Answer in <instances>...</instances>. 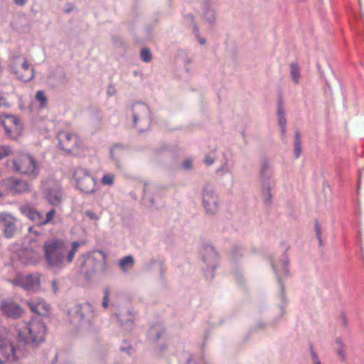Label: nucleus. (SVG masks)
<instances>
[{
    "label": "nucleus",
    "mask_w": 364,
    "mask_h": 364,
    "mask_svg": "<svg viewBox=\"0 0 364 364\" xmlns=\"http://www.w3.org/2000/svg\"><path fill=\"white\" fill-rule=\"evenodd\" d=\"M84 240L71 243L60 239H51L43 245L45 267L53 273L62 271L73 262L79 247L85 245Z\"/></svg>",
    "instance_id": "f257e3e1"
},
{
    "label": "nucleus",
    "mask_w": 364,
    "mask_h": 364,
    "mask_svg": "<svg viewBox=\"0 0 364 364\" xmlns=\"http://www.w3.org/2000/svg\"><path fill=\"white\" fill-rule=\"evenodd\" d=\"M45 334V324L39 320L21 323L17 326L18 340L25 348L26 346L34 347L43 342Z\"/></svg>",
    "instance_id": "f03ea898"
},
{
    "label": "nucleus",
    "mask_w": 364,
    "mask_h": 364,
    "mask_svg": "<svg viewBox=\"0 0 364 364\" xmlns=\"http://www.w3.org/2000/svg\"><path fill=\"white\" fill-rule=\"evenodd\" d=\"M26 348L18 341L16 347L11 340V335L7 328L0 329V354L5 362L14 363L24 355Z\"/></svg>",
    "instance_id": "7ed1b4c3"
},
{
    "label": "nucleus",
    "mask_w": 364,
    "mask_h": 364,
    "mask_svg": "<svg viewBox=\"0 0 364 364\" xmlns=\"http://www.w3.org/2000/svg\"><path fill=\"white\" fill-rule=\"evenodd\" d=\"M16 172L33 178L39 173V166L35 159L29 154H22L13 160Z\"/></svg>",
    "instance_id": "20e7f679"
},
{
    "label": "nucleus",
    "mask_w": 364,
    "mask_h": 364,
    "mask_svg": "<svg viewBox=\"0 0 364 364\" xmlns=\"http://www.w3.org/2000/svg\"><path fill=\"white\" fill-rule=\"evenodd\" d=\"M42 193L44 199L51 205L59 206L63 199V193L60 183L53 178L42 183Z\"/></svg>",
    "instance_id": "39448f33"
},
{
    "label": "nucleus",
    "mask_w": 364,
    "mask_h": 364,
    "mask_svg": "<svg viewBox=\"0 0 364 364\" xmlns=\"http://www.w3.org/2000/svg\"><path fill=\"white\" fill-rule=\"evenodd\" d=\"M9 69L16 77L23 82H28L34 77V70L27 60L21 56L11 58Z\"/></svg>",
    "instance_id": "423d86ee"
},
{
    "label": "nucleus",
    "mask_w": 364,
    "mask_h": 364,
    "mask_svg": "<svg viewBox=\"0 0 364 364\" xmlns=\"http://www.w3.org/2000/svg\"><path fill=\"white\" fill-rule=\"evenodd\" d=\"M73 176L77 188L82 192L87 194L95 192V179L87 169L77 167L74 170Z\"/></svg>",
    "instance_id": "0eeeda50"
},
{
    "label": "nucleus",
    "mask_w": 364,
    "mask_h": 364,
    "mask_svg": "<svg viewBox=\"0 0 364 364\" xmlns=\"http://www.w3.org/2000/svg\"><path fill=\"white\" fill-rule=\"evenodd\" d=\"M202 203L207 214L215 215L219 210V198L215 187L210 183L204 185L202 190Z\"/></svg>",
    "instance_id": "6e6552de"
},
{
    "label": "nucleus",
    "mask_w": 364,
    "mask_h": 364,
    "mask_svg": "<svg viewBox=\"0 0 364 364\" xmlns=\"http://www.w3.org/2000/svg\"><path fill=\"white\" fill-rule=\"evenodd\" d=\"M70 321L74 324L89 323L94 316V310L89 303L75 305L69 311Z\"/></svg>",
    "instance_id": "1a4fd4ad"
},
{
    "label": "nucleus",
    "mask_w": 364,
    "mask_h": 364,
    "mask_svg": "<svg viewBox=\"0 0 364 364\" xmlns=\"http://www.w3.org/2000/svg\"><path fill=\"white\" fill-rule=\"evenodd\" d=\"M133 123L140 131L148 128L150 125V110L148 106L141 102H137L132 106Z\"/></svg>",
    "instance_id": "9d476101"
},
{
    "label": "nucleus",
    "mask_w": 364,
    "mask_h": 364,
    "mask_svg": "<svg viewBox=\"0 0 364 364\" xmlns=\"http://www.w3.org/2000/svg\"><path fill=\"white\" fill-rule=\"evenodd\" d=\"M1 124L3 126L6 134L12 140H16L19 136L22 126L18 119L14 115H5L1 119Z\"/></svg>",
    "instance_id": "9b49d317"
},
{
    "label": "nucleus",
    "mask_w": 364,
    "mask_h": 364,
    "mask_svg": "<svg viewBox=\"0 0 364 364\" xmlns=\"http://www.w3.org/2000/svg\"><path fill=\"white\" fill-rule=\"evenodd\" d=\"M288 264H289V259L287 255H283L282 256V258L280 259L278 264H275L274 262H272L271 265L275 273V275L277 277L278 283L279 284V296L281 298L282 300L284 299V286L281 282V279L279 277V274L287 276L288 274Z\"/></svg>",
    "instance_id": "f8f14e48"
},
{
    "label": "nucleus",
    "mask_w": 364,
    "mask_h": 364,
    "mask_svg": "<svg viewBox=\"0 0 364 364\" xmlns=\"http://www.w3.org/2000/svg\"><path fill=\"white\" fill-rule=\"evenodd\" d=\"M0 308L5 316L11 318H19L23 314L21 306L12 299L2 301Z\"/></svg>",
    "instance_id": "ddd939ff"
},
{
    "label": "nucleus",
    "mask_w": 364,
    "mask_h": 364,
    "mask_svg": "<svg viewBox=\"0 0 364 364\" xmlns=\"http://www.w3.org/2000/svg\"><path fill=\"white\" fill-rule=\"evenodd\" d=\"M12 283L14 285L21 287L25 289H34L40 285V275L34 274L26 277H18Z\"/></svg>",
    "instance_id": "4468645a"
},
{
    "label": "nucleus",
    "mask_w": 364,
    "mask_h": 364,
    "mask_svg": "<svg viewBox=\"0 0 364 364\" xmlns=\"http://www.w3.org/2000/svg\"><path fill=\"white\" fill-rule=\"evenodd\" d=\"M2 185L9 191L14 193H21L29 188L26 181L18 180L14 178H8L2 181Z\"/></svg>",
    "instance_id": "2eb2a0df"
},
{
    "label": "nucleus",
    "mask_w": 364,
    "mask_h": 364,
    "mask_svg": "<svg viewBox=\"0 0 364 364\" xmlns=\"http://www.w3.org/2000/svg\"><path fill=\"white\" fill-rule=\"evenodd\" d=\"M16 219L9 214L0 213V223L4 228V236L7 238L14 237L16 231Z\"/></svg>",
    "instance_id": "dca6fc26"
},
{
    "label": "nucleus",
    "mask_w": 364,
    "mask_h": 364,
    "mask_svg": "<svg viewBox=\"0 0 364 364\" xmlns=\"http://www.w3.org/2000/svg\"><path fill=\"white\" fill-rule=\"evenodd\" d=\"M58 139L60 148L68 152L77 145V137L75 134L62 132L58 134Z\"/></svg>",
    "instance_id": "f3484780"
},
{
    "label": "nucleus",
    "mask_w": 364,
    "mask_h": 364,
    "mask_svg": "<svg viewBox=\"0 0 364 364\" xmlns=\"http://www.w3.org/2000/svg\"><path fill=\"white\" fill-rule=\"evenodd\" d=\"M143 201L145 205L149 208H154L156 203L154 200V196L158 194L157 187L152 183H144L143 188Z\"/></svg>",
    "instance_id": "a211bd4d"
},
{
    "label": "nucleus",
    "mask_w": 364,
    "mask_h": 364,
    "mask_svg": "<svg viewBox=\"0 0 364 364\" xmlns=\"http://www.w3.org/2000/svg\"><path fill=\"white\" fill-rule=\"evenodd\" d=\"M273 175V171L269 162L264 159L261 162L259 168V177L262 185L263 184H272L270 180Z\"/></svg>",
    "instance_id": "6ab92c4d"
},
{
    "label": "nucleus",
    "mask_w": 364,
    "mask_h": 364,
    "mask_svg": "<svg viewBox=\"0 0 364 364\" xmlns=\"http://www.w3.org/2000/svg\"><path fill=\"white\" fill-rule=\"evenodd\" d=\"M21 212L38 225H43V215L29 205L20 207Z\"/></svg>",
    "instance_id": "aec40b11"
},
{
    "label": "nucleus",
    "mask_w": 364,
    "mask_h": 364,
    "mask_svg": "<svg viewBox=\"0 0 364 364\" xmlns=\"http://www.w3.org/2000/svg\"><path fill=\"white\" fill-rule=\"evenodd\" d=\"M31 311L38 315H46L49 306L43 299H33L26 302Z\"/></svg>",
    "instance_id": "412c9836"
},
{
    "label": "nucleus",
    "mask_w": 364,
    "mask_h": 364,
    "mask_svg": "<svg viewBox=\"0 0 364 364\" xmlns=\"http://www.w3.org/2000/svg\"><path fill=\"white\" fill-rule=\"evenodd\" d=\"M110 154L117 168L121 169L123 166V159L126 155L125 149L120 145H115L110 149Z\"/></svg>",
    "instance_id": "4be33fe9"
},
{
    "label": "nucleus",
    "mask_w": 364,
    "mask_h": 364,
    "mask_svg": "<svg viewBox=\"0 0 364 364\" xmlns=\"http://www.w3.org/2000/svg\"><path fill=\"white\" fill-rule=\"evenodd\" d=\"M205 251H206V254L208 255L204 256L203 259L204 262L205 263H207L211 268L210 274L208 275V273H205V275H206V277H213V271L215 268V261L216 259L215 252L214 248L211 246L206 247Z\"/></svg>",
    "instance_id": "5701e85b"
},
{
    "label": "nucleus",
    "mask_w": 364,
    "mask_h": 364,
    "mask_svg": "<svg viewBox=\"0 0 364 364\" xmlns=\"http://www.w3.org/2000/svg\"><path fill=\"white\" fill-rule=\"evenodd\" d=\"M19 257L21 261L26 264L36 263L39 258L38 254L32 250H26L22 251L20 253Z\"/></svg>",
    "instance_id": "b1692460"
},
{
    "label": "nucleus",
    "mask_w": 364,
    "mask_h": 364,
    "mask_svg": "<svg viewBox=\"0 0 364 364\" xmlns=\"http://www.w3.org/2000/svg\"><path fill=\"white\" fill-rule=\"evenodd\" d=\"M118 322L126 331H129L134 326V318L129 312L117 316Z\"/></svg>",
    "instance_id": "393cba45"
},
{
    "label": "nucleus",
    "mask_w": 364,
    "mask_h": 364,
    "mask_svg": "<svg viewBox=\"0 0 364 364\" xmlns=\"http://www.w3.org/2000/svg\"><path fill=\"white\" fill-rule=\"evenodd\" d=\"M335 349L336 353L341 361L345 362L346 359V352L345 349V344L341 338H336L335 339Z\"/></svg>",
    "instance_id": "a878e982"
},
{
    "label": "nucleus",
    "mask_w": 364,
    "mask_h": 364,
    "mask_svg": "<svg viewBox=\"0 0 364 364\" xmlns=\"http://www.w3.org/2000/svg\"><path fill=\"white\" fill-rule=\"evenodd\" d=\"M134 263L133 257L127 255L119 261V267L124 272L127 273L133 267Z\"/></svg>",
    "instance_id": "bb28decb"
},
{
    "label": "nucleus",
    "mask_w": 364,
    "mask_h": 364,
    "mask_svg": "<svg viewBox=\"0 0 364 364\" xmlns=\"http://www.w3.org/2000/svg\"><path fill=\"white\" fill-rule=\"evenodd\" d=\"M203 16L207 22L213 23L215 20V13L209 2L204 4L203 6Z\"/></svg>",
    "instance_id": "cd10ccee"
},
{
    "label": "nucleus",
    "mask_w": 364,
    "mask_h": 364,
    "mask_svg": "<svg viewBox=\"0 0 364 364\" xmlns=\"http://www.w3.org/2000/svg\"><path fill=\"white\" fill-rule=\"evenodd\" d=\"M277 117H278V125L281 130V134L283 136H284L286 133V124L287 120L285 117V114L282 106L278 107L277 110Z\"/></svg>",
    "instance_id": "c85d7f7f"
},
{
    "label": "nucleus",
    "mask_w": 364,
    "mask_h": 364,
    "mask_svg": "<svg viewBox=\"0 0 364 364\" xmlns=\"http://www.w3.org/2000/svg\"><path fill=\"white\" fill-rule=\"evenodd\" d=\"M273 184H263L262 185V198L264 203L266 205H270L272 203V194L271 190L272 188Z\"/></svg>",
    "instance_id": "c756f323"
},
{
    "label": "nucleus",
    "mask_w": 364,
    "mask_h": 364,
    "mask_svg": "<svg viewBox=\"0 0 364 364\" xmlns=\"http://www.w3.org/2000/svg\"><path fill=\"white\" fill-rule=\"evenodd\" d=\"M301 141L299 132L297 131L295 132L294 141V154L297 159L300 156L301 153Z\"/></svg>",
    "instance_id": "7c9ffc66"
},
{
    "label": "nucleus",
    "mask_w": 364,
    "mask_h": 364,
    "mask_svg": "<svg viewBox=\"0 0 364 364\" xmlns=\"http://www.w3.org/2000/svg\"><path fill=\"white\" fill-rule=\"evenodd\" d=\"M290 75L295 83H299L300 78V69L297 64L292 63L290 65Z\"/></svg>",
    "instance_id": "2f4dec72"
},
{
    "label": "nucleus",
    "mask_w": 364,
    "mask_h": 364,
    "mask_svg": "<svg viewBox=\"0 0 364 364\" xmlns=\"http://www.w3.org/2000/svg\"><path fill=\"white\" fill-rule=\"evenodd\" d=\"M12 154V147L7 145L0 146V160L7 157Z\"/></svg>",
    "instance_id": "473e14b6"
},
{
    "label": "nucleus",
    "mask_w": 364,
    "mask_h": 364,
    "mask_svg": "<svg viewBox=\"0 0 364 364\" xmlns=\"http://www.w3.org/2000/svg\"><path fill=\"white\" fill-rule=\"evenodd\" d=\"M36 99L40 102V106L44 107L47 103V97L43 90H38L36 94Z\"/></svg>",
    "instance_id": "72a5a7b5"
},
{
    "label": "nucleus",
    "mask_w": 364,
    "mask_h": 364,
    "mask_svg": "<svg viewBox=\"0 0 364 364\" xmlns=\"http://www.w3.org/2000/svg\"><path fill=\"white\" fill-rule=\"evenodd\" d=\"M140 56L141 60L145 63L150 62L152 58V55L148 48L141 49Z\"/></svg>",
    "instance_id": "f704fd0d"
},
{
    "label": "nucleus",
    "mask_w": 364,
    "mask_h": 364,
    "mask_svg": "<svg viewBox=\"0 0 364 364\" xmlns=\"http://www.w3.org/2000/svg\"><path fill=\"white\" fill-rule=\"evenodd\" d=\"M114 176L111 173H107L102 178V183L106 186H112L114 183Z\"/></svg>",
    "instance_id": "c9c22d12"
},
{
    "label": "nucleus",
    "mask_w": 364,
    "mask_h": 364,
    "mask_svg": "<svg viewBox=\"0 0 364 364\" xmlns=\"http://www.w3.org/2000/svg\"><path fill=\"white\" fill-rule=\"evenodd\" d=\"M55 215V210L54 208L49 210L46 213L45 218L43 216V225H47V224L51 223V221L54 218Z\"/></svg>",
    "instance_id": "e433bc0d"
},
{
    "label": "nucleus",
    "mask_w": 364,
    "mask_h": 364,
    "mask_svg": "<svg viewBox=\"0 0 364 364\" xmlns=\"http://www.w3.org/2000/svg\"><path fill=\"white\" fill-rule=\"evenodd\" d=\"M310 356L312 364H322L319 360L318 354L314 350L312 346L310 348Z\"/></svg>",
    "instance_id": "4c0bfd02"
},
{
    "label": "nucleus",
    "mask_w": 364,
    "mask_h": 364,
    "mask_svg": "<svg viewBox=\"0 0 364 364\" xmlns=\"http://www.w3.org/2000/svg\"><path fill=\"white\" fill-rule=\"evenodd\" d=\"M84 216L91 220H94V221L99 220V216L96 213H95L94 212H92L91 210H86L84 213Z\"/></svg>",
    "instance_id": "58836bf2"
},
{
    "label": "nucleus",
    "mask_w": 364,
    "mask_h": 364,
    "mask_svg": "<svg viewBox=\"0 0 364 364\" xmlns=\"http://www.w3.org/2000/svg\"><path fill=\"white\" fill-rule=\"evenodd\" d=\"M315 231L319 245H321V229L317 222L315 223Z\"/></svg>",
    "instance_id": "ea45409f"
},
{
    "label": "nucleus",
    "mask_w": 364,
    "mask_h": 364,
    "mask_svg": "<svg viewBox=\"0 0 364 364\" xmlns=\"http://www.w3.org/2000/svg\"><path fill=\"white\" fill-rule=\"evenodd\" d=\"M203 162L207 165V166H210V165H213L215 162V158L209 156V155H206L203 159Z\"/></svg>",
    "instance_id": "a19ab883"
},
{
    "label": "nucleus",
    "mask_w": 364,
    "mask_h": 364,
    "mask_svg": "<svg viewBox=\"0 0 364 364\" xmlns=\"http://www.w3.org/2000/svg\"><path fill=\"white\" fill-rule=\"evenodd\" d=\"M109 291L106 289L105 291V295L103 297V301H102V306L107 307L108 306V301H109Z\"/></svg>",
    "instance_id": "79ce46f5"
},
{
    "label": "nucleus",
    "mask_w": 364,
    "mask_h": 364,
    "mask_svg": "<svg viewBox=\"0 0 364 364\" xmlns=\"http://www.w3.org/2000/svg\"><path fill=\"white\" fill-rule=\"evenodd\" d=\"M10 105L7 100L4 97H0V108L9 107Z\"/></svg>",
    "instance_id": "37998d69"
},
{
    "label": "nucleus",
    "mask_w": 364,
    "mask_h": 364,
    "mask_svg": "<svg viewBox=\"0 0 364 364\" xmlns=\"http://www.w3.org/2000/svg\"><path fill=\"white\" fill-rule=\"evenodd\" d=\"M14 4L18 6L23 7L24 6L28 1V0H12Z\"/></svg>",
    "instance_id": "c03bdc74"
},
{
    "label": "nucleus",
    "mask_w": 364,
    "mask_h": 364,
    "mask_svg": "<svg viewBox=\"0 0 364 364\" xmlns=\"http://www.w3.org/2000/svg\"><path fill=\"white\" fill-rule=\"evenodd\" d=\"M120 350L127 353L128 355H130L132 353V348L129 345H127L126 346L120 347Z\"/></svg>",
    "instance_id": "a18cd8bd"
},
{
    "label": "nucleus",
    "mask_w": 364,
    "mask_h": 364,
    "mask_svg": "<svg viewBox=\"0 0 364 364\" xmlns=\"http://www.w3.org/2000/svg\"><path fill=\"white\" fill-rule=\"evenodd\" d=\"M187 364H204V363L202 360H198L191 358L188 360Z\"/></svg>",
    "instance_id": "49530a36"
},
{
    "label": "nucleus",
    "mask_w": 364,
    "mask_h": 364,
    "mask_svg": "<svg viewBox=\"0 0 364 364\" xmlns=\"http://www.w3.org/2000/svg\"><path fill=\"white\" fill-rule=\"evenodd\" d=\"M52 291L55 294H56L58 291V283L56 280L52 281Z\"/></svg>",
    "instance_id": "de8ad7c7"
},
{
    "label": "nucleus",
    "mask_w": 364,
    "mask_h": 364,
    "mask_svg": "<svg viewBox=\"0 0 364 364\" xmlns=\"http://www.w3.org/2000/svg\"><path fill=\"white\" fill-rule=\"evenodd\" d=\"M184 168L189 169L191 168L192 166V161L191 160H186L183 162V164Z\"/></svg>",
    "instance_id": "09e8293b"
},
{
    "label": "nucleus",
    "mask_w": 364,
    "mask_h": 364,
    "mask_svg": "<svg viewBox=\"0 0 364 364\" xmlns=\"http://www.w3.org/2000/svg\"><path fill=\"white\" fill-rule=\"evenodd\" d=\"M114 93H115L114 87L112 85L109 86V87L107 89V94L109 95H114Z\"/></svg>",
    "instance_id": "8fccbe9b"
},
{
    "label": "nucleus",
    "mask_w": 364,
    "mask_h": 364,
    "mask_svg": "<svg viewBox=\"0 0 364 364\" xmlns=\"http://www.w3.org/2000/svg\"><path fill=\"white\" fill-rule=\"evenodd\" d=\"M96 259L94 257L87 259V262L90 264H95Z\"/></svg>",
    "instance_id": "3c124183"
},
{
    "label": "nucleus",
    "mask_w": 364,
    "mask_h": 364,
    "mask_svg": "<svg viewBox=\"0 0 364 364\" xmlns=\"http://www.w3.org/2000/svg\"><path fill=\"white\" fill-rule=\"evenodd\" d=\"M227 164H228V162H227V161H226L225 162V164H223L220 168H219L217 170V172H218V173H220V171H223V170L225 169V166H227Z\"/></svg>",
    "instance_id": "603ef678"
},
{
    "label": "nucleus",
    "mask_w": 364,
    "mask_h": 364,
    "mask_svg": "<svg viewBox=\"0 0 364 364\" xmlns=\"http://www.w3.org/2000/svg\"><path fill=\"white\" fill-rule=\"evenodd\" d=\"M265 326V324L262 322H259L257 324V328H262Z\"/></svg>",
    "instance_id": "864d4df0"
},
{
    "label": "nucleus",
    "mask_w": 364,
    "mask_h": 364,
    "mask_svg": "<svg viewBox=\"0 0 364 364\" xmlns=\"http://www.w3.org/2000/svg\"><path fill=\"white\" fill-rule=\"evenodd\" d=\"M73 10V7L70 6L69 8L65 9V12L68 14V13L71 12Z\"/></svg>",
    "instance_id": "5fc2aeb1"
},
{
    "label": "nucleus",
    "mask_w": 364,
    "mask_h": 364,
    "mask_svg": "<svg viewBox=\"0 0 364 364\" xmlns=\"http://www.w3.org/2000/svg\"><path fill=\"white\" fill-rule=\"evenodd\" d=\"M198 41H199V43H200L201 45H203V44H205V40L204 38H199Z\"/></svg>",
    "instance_id": "6e6d98bb"
},
{
    "label": "nucleus",
    "mask_w": 364,
    "mask_h": 364,
    "mask_svg": "<svg viewBox=\"0 0 364 364\" xmlns=\"http://www.w3.org/2000/svg\"><path fill=\"white\" fill-rule=\"evenodd\" d=\"M284 314V308L282 306H281V308H280V315L283 316Z\"/></svg>",
    "instance_id": "4d7b16f0"
},
{
    "label": "nucleus",
    "mask_w": 364,
    "mask_h": 364,
    "mask_svg": "<svg viewBox=\"0 0 364 364\" xmlns=\"http://www.w3.org/2000/svg\"><path fill=\"white\" fill-rule=\"evenodd\" d=\"M343 325H346V318L345 316H342Z\"/></svg>",
    "instance_id": "13d9d810"
},
{
    "label": "nucleus",
    "mask_w": 364,
    "mask_h": 364,
    "mask_svg": "<svg viewBox=\"0 0 364 364\" xmlns=\"http://www.w3.org/2000/svg\"><path fill=\"white\" fill-rule=\"evenodd\" d=\"M160 338V334L157 331L156 332V338L159 339Z\"/></svg>",
    "instance_id": "bf43d9fd"
},
{
    "label": "nucleus",
    "mask_w": 364,
    "mask_h": 364,
    "mask_svg": "<svg viewBox=\"0 0 364 364\" xmlns=\"http://www.w3.org/2000/svg\"><path fill=\"white\" fill-rule=\"evenodd\" d=\"M4 362L5 361L3 358H0V364H3Z\"/></svg>",
    "instance_id": "052dcab7"
},
{
    "label": "nucleus",
    "mask_w": 364,
    "mask_h": 364,
    "mask_svg": "<svg viewBox=\"0 0 364 364\" xmlns=\"http://www.w3.org/2000/svg\"><path fill=\"white\" fill-rule=\"evenodd\" d=\"M97 267L96 265H95V267H94L93 271H94V272H95V271H97Z\"/></svg>",
    "instance_id": "680f3d73"
},
{
    "label": "nucleus",
    "mask_w": 364,
    "mask_h": 364,
    "mask_svg": "<svg viewBox=\"0 0 364 364\" xmlns=\"http://www.w3.org/2000/svg\"><path fill=\"white\" fill-rule=\"evenodd\" d=\"M3 196L2 193L0 191V198Z\"/></svg>",
    "instance_id": "e2e57ef3"
}]
</instances>
